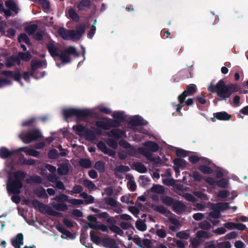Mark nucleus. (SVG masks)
<instances>
[{"mask_svg":"<svg viewBox=\"0 0 248 248\" xmlns=\"http://www.w3.org/2000/svg\"><path fill=\"white\" fill-rule=\"evenodd\" d=\"M83 190V188L82 186H80L77 185L73 187L72 190L71 191H68V192L71 194L73 195L74 193H79L81 192Z\"/></svg>","mask_w":248,"mask_h":248,"instance_id":"49530a36","label":"nucleus"},{"mask_svg":"<svg viewBox=\"0 0 248 248\" xmlns=\"http://www.w3.org/2000/svg\"><path fill=\"white\" fill-rule=\"evenodd\" d=\"M99 217L101 218L106 219L108 222H111L113 221V218L109 217L108 214L106 212H103L99 214Z\"/></svg>","mask_w":248,"mask_h":248,"instance_id":"3c124183","label":"nucleus"},{"mask_svg":"<svg viewBox=\"0 0 248 248\" xmlns=\"http://www.w3.org/2000/svg\"><path fill=\"white\" fill-rule=\"evenodd\" d=\"M226 232L225 228L223 227L217 228L213 231V232L217 234H223Z\"/></svg>","mask_w":248,"mask_h":248,"instance_id":"bf43d9fd","label":"nucleus"},{"mask_svg":"<svg viewBox=\"0 0 248 248\" xmlns=\"http://www.w3.org/2000/svg\"><path fill=\"white\" fill-rule=\"evenodd\" d=\"M18 56L24 61H28L31 58V55L28 52L19 53Z\"/></svg>","mask_w":248,"mask_h":248,"instance_id":"864d4df0","label":"nucleus"},{"mask_svg":"<svg viewBox=\"0 0 248 248\" xmlns=\"http://www.w3.org/2000/svg\"><path fill=\"white\" fill-rule=\"evenodd\" d=\"M12 245L15 248H20L23 245V235L22 233L17 234L15 237L11 240Z\"/></svg>","mask_w":248,"mask_h":248,"instance_id":"1a4fd4ad","label":"nucleus"},{"mask_svg":"<svg viewBox=\"0 0 248 248\" xmlns=\"http://www.w3.org/2000/svg\"><path fill=\"white\" fill-rule=\"evenodd\" d=\"M208 89L212 92L216 93L219 97L224 100L229 98L232 93L239 90L237 85L235 84L226 85L222 80H220L216 84L211 83Z\"/></svg>","mask_w":248,"mask_h":248,"instance_id":"f257e3e1","label":"nucleus"},{"mask_svg":"<svg viewBox=\"0 0 248 248\" xmlns=\"http://www.w3.org/2000/svg\"><path fill=\"white\" fill-rule=\"evenodd\" d=\"M228 184V181L225 179H222L217 182V185L221 187H225Z\"/></svg>","mask_w":248,"mask_h":248,"instance_id":"4d7b16f0","label":"nucleus"},{"mask_svg":"<svg viewBox=\"0 0 248 248\" xmlns=\"http://www.w3.org/2000/svg\"><path fill=\"white\" fill-rule=\"evenodd\" d=\"M41 136L40 133L38 131H32L26 134H22L20 135V138L25 143L30 142L31 141L37 139Z\"/></svg>","mask_w":248,"mask_h":248,"instance_id":"0eeeda50","label":"nucleus"},{"mask_svg":"<svg viewBox=\"0 0 248 248\" xmlns=\"http://www.w3.org/2000/svg\"><path fill=\"white\" fill-rule=\"evenodd\" d=\"M199 170L205 174H210L212 172V169L205 165H201L200 166Z\"/></svg>","mask_w":248,"mask_h":248,"instance_id":"a19ab883","label":"nucleus"},{"mask_svg":"<svg viewBox=\"0 0 248 248\" xmlns=\"http://www.w3.org/2000/svg\"><path fill=\"white\" fill-rule=\"evenodd\" d=\"M156 234L161 238H164L166 236V232L162 229H158L156 232Z\"/></svg>","mask_w":248,"mask_h":248,"instance_id":"69168bd1","label":"nucleus"},{"mask_svg":"<svg viewBox=\"0 0 248 248\" xmlns=\"http://www.w3.org/2000/svg\"><path fill=\"white\" fill-rule=\"evenodd\" d=\"M68 171V168L66 165H62L58 169L59 174L62 175L66 174Z\"/></svg>","mask_w":248,"mask_h":248,"instance_id":"c9c22d12","label":"nucleus"},{"mask_svg":"<svg viewBox=\"0 0 248 248\" xmlns=\"http://www.w3.org/2000/svg\"><path fill=\"white\" fill-rule=\"evenodd\" d=\"M165 176H167V178L162 179L163 183L169 186H173L174 185V180L171 178L170 173L169 171H167L164 174H161L162 177Z\"/></svg>","mask_w":248,"mask_h":248,"instance_id":"9b49d317","label":"nucleus"},{"mask_svg":"<svg viewBox=\"0 0 248 248\" xmlns=\"http://www.w3.org/2000/svg\"><path fill=\"white\" fill-rule=\"evenodd\" d=\"M151 192L153 193L162 194L164 193L165 190L163 186L159 185H155L152 187Z\"/></svg>","mask_w":248,"mask_h":248,"instance_id":"f3484780","label":"nucleus"},{"mask_svg":"<svg viewBox=\"0 0 248 248\" xmlns=\"http://www.w3.org/2000/svg\"><path fill=\"white\" fill-rule=\"evenodd\" d=\"M48 50L53 57L58 56L60 53V50L56 47L53 42H50L47 46Z\"/></svg>","mask_w":248,"mask_h":248,"instance_id":"f8f14e48","label":"nucleus"},{"mask_svg":"<svg viewBox=\"0 0 248 248\" xmlns=\"http://www.w3.org/2000/svg\"><path fill=\"white\" fill-rule=\"evenodd\" d=\"M3 74L6 76L13 78L16 80L19 81L21 78V76L19 74L14 75L10 71L3 72Z\"/></svg>","mask_w":248,"mask_h":248,"instance_id":"f704fd0d","label":"nucleus"},{"mask_svg":"<svg viewBox=\"0 0 248 248\" xmlns=\"http://www.w3.org/2000/svg\"><path fill=\"white\" fill-rule=\"evenodd\" d=\"M73 129L77 134L80 136L87 137L88 135L89 132L82 125H77L74 126Z\"/></svg>","mask_w":248,"mask_h":248,"instance_id":"9d476101","label":"nucleus"},{"mask_svg":"<svg viewBox=\"0 0 248 248\" xmlns=\"http://www.w3.org/2000/svg\"><path fill=\"white\" fill-rule=\"evenodd\" d=\"M12 153L10 152L6 148L3 147L0 149V156L2 158H6L11 155Z\"/></svg>","mask_w":248,"mask_h":248,"instance_id":"bb28decb","label":"nucleus"},{"mask_svg":"<svg viewBox=\"0 0 248 248\" xmlns=\"http://www.w3.org/2000/svg\"><path fill=\"white\" fill-rule=\"evenodd\" d=\"M197 236L199 238H209V237H211V234L207 232H205V231H200L197 232Z\"/></svg>","mask_w":248,"mask_h":248,"instance_id":"473e14b6","label":"nucleus"},{"mask_svg":"<svg viewBox=\"0 0 248 248\" xmlns=\"http://www.w3.org/2000/svg\"><path fill=\"white\" fill-rule=\"evenodd\" d=\"M18 41L19 43L25 42L26 44L29 45L30 44L29 39L27 36V35L23 33L21 34L18 37Z\"/></svg>","mask_w":248,"mask_h":248,"instance_id":"4c0bfd02","label":"nucleus"},{"mask_svg":"<svg viewBox=\"0 0 248 248\" xmlns=\"http://www.w3.org/2000/svg\"><path fill=\"white\" fill-rule=\"evenodd\" d=\"M98 224L97 223V221L94 222H89L88 223V226L92 229L97 230L98 229Z\"/></svg>","mask_w":248,"mask_h":248,"instance_id":"338daca9","label":"nucleus"},{"mask_svg":"<svg viewBox=\"0 0 248 248\" xmlns=\"http://www.w3.org/2000/svg\"><path fill=\"white\" fill-rule=\"evenodd\" d=\"M37 29V25L33 24L26 27V31L28 34H31L36 31Z\"/></svg>","mask_w":248,"mask_h":248,"instance_id":"58836bf2","label":"nucleus"},{"mask_svg":"<svg viewBox=\"0 0 248 248\" xmlns=\"http://www.w3.org/2000/svg\"><path fill=\"white\" fill-rule=\"evenodd\" d=\"M131 122L133 125H142L144 124L143 119L139 116L133 117Z\"/></svg>","mask_w":248,"mask_h":248,"instance_id":"393cba45","label":"nucleus"},{"mask_svg":"<svg viewBox=\"0 0 248 248\" xmlns=\"http://www.w3.org/2000/svg\"><path fill=\"white\" fill-rule=\"evenodd\" d=\"M135 170L141 173H144L146 171L145 166L140 163H135L134 165Z\"/></svg>","mask_w":248,"mask_h":248,"instance_id":"72a5a7b5","label":"nucleus"},{"mask_svg":"<svg viewBox=\"0 0 248 248\" xmlns=\"http://www.w3.org/2000/svg\"><path fill=\"white\" fill-rule=\"evenodd\" d=\"M54 199L58 202H68V197L66 195L62 194L56 196Z\"/></svg>","mask_w":248,"mask_h":248,"instance_id":"79ce46f5","label":"nucleus"},{"mask_svg":"<svg viewBox=\"0 0 248 248\" xmlns=\"http://www.w3.org/2000/svg\"><path fill=\"white\" fill-rule=\"evenodd\" d=\"M144 145L149 150L152 152H155L158 149V146L157 144L148 141L145 142Z\"/></svg>","mask_w":248,"mask_h":248,"instance_id":"412c9836","label":"nucleus"},{"mask_svg":"<svg viewBox=\"0 0 248 248\" xmlns=\"http://www.w3.org/2000/svg\"><path fill=\"white\" fill-rule=\"evenodd\" d=\"M15 179L12 180L9 178L7 184V189L8 192L17 194L12 197V201L18 203L20 202V198L18 194L20 192V189L22 187V185L21 179L24 178V173L19 171L15 174Z\"/></svg>","mask_w":248,"mask_h":248,"instance_id":"f03ea898","label":"nucleus"},{"mask_svg":"<svg viewBox=\"0 0 248 248\" xmlns=\"http://www.w3.org/2000/svg\"><path fill=\"white\" fill-rule=\"evenodd\" d=\"M219 248H231V243L228 241L220 242L217 244Z\"/></svg>","mask_w":248,"mask_h":248,"instance_id":"6e6d98bb","label":"nucleus"},{"mask_svg":"<svg viewBox=\"0 0 248 248\" xmlns=\"http://www.w3.org/2000/svg\"><path fill=\"white\" fill-rule=\"evenodd\" d=\"M121 201L124 202L126 203H132L130 199V196L128 195L124 196L121 197Z\"/></svg>","mask_w":248,"mask_h":248,"instance_id":"0e129e2a","label":"nucleus"},{"mask_svg":"<svg viewBox=\"0 0 248 248\" xmlns=\"http://www.w3.org/2000/svg\"><path fill=\"white\" fill-rule=\"evenodd\" d=\"M59 34L65 40H70L71 30H67L64 28H60L58 30Z\"/></svg>","mask_w":248,"mask_h":248,"instance_id":"dca6fc26","label":"nucleus"},{"mask_svg":"<svg viewBox=\"0 0 248 248\" xmlns=\"http://www.w3.org/2000/svg\"><path fill=\"white\" fill-rule=\"evenodd\" d=\"M81 166L86 168H89L91 166V161L88 159H82L79 161Z\"/></svg>","mask_w":248,"mask_h":248,"instance_id":"c756f323","label":"nucleus"},{"mask_svg":"<svg viewBox=\"0 0 248 248\" xmlns=\"http://www.w3.org/2000/svg\"><path fill=\"white\" fill-rule=\"evenodd\" d=\"M129 170V168L127 166L123 165L119 166L115 169L116 172H125Z\"/></svg>","mask_w":248,"mask_h":248,"instance_id":"37998d69","label":"nucleus"},{"mask_svg":"<svg viewBox=\"0 0 248 248\" xmlns=\"http://www.w3.org/2000/svg\"><path fill=\"white\" fill-rule=\"evenodd\" d=\"M112 115L114 118L119 121H121L124 119V115L122 112H114Z\"/></svg>","mask_w":248,"mask_h":248,"instance_id":"e433bc0d","label":"nucleus"},{"mask_svg":"<svg viewBox=\"0 0 248 248\" xmlns=\"http://www.w3.org/2000/svg\"><path fill=\"white\" fill-rule=\"evenodd\" d=\"M97 146L102 152L111 156H113L115 154L114 151L108 149L105 144L102 141H100L98 143Z\"/></svg>","mask_w":248,"mask_h":248,"instance_id":"ddd939ff","label":"nucleus"},{"mask_svg":"<svg viewBox=\"0 0 248 248\" xmlns=\"http://www.w3.org/2000/svg\"><path fill=\"white\" fill-rule=\"evenodd\" d=\"M43 62L40 61H32L31 62L32 72L31 76H35V70L43 66Z\"/></svg>","mask_w":248,"mask_h":248,"instance_id":"a211bd4d","label":"nucleus"},{"mask_svg":"<svg viewBox=\"0 0 248 248\" xmlns=\"http://www.w3.org/2000/svg\"><path fill=\"white\" fill-rule=\"evenodd\" d=\"M83 184L87 187L90 191L93 190L96 188L95 185L89 180H84L83 181Z\"/></svg>","mask_w":248,"mask_h":248,"instance_id":"cd10ccee","label":"nucleus"},{"mask_svg":"<svg viewBox=\"0 0 248 248\" xmlns=\"http://www.w3.org/2000/svg\"><path fill=\"white\" fill-rule=\"evenodd\" d=\"M135 243H136L139 246V248H143L142 246H141V241L140 237L138 235H134L133 236V240Z\"/></svg>","mask_w":248,"mask_h":248,"instance_id":"680f3d73","label":"nucleus"},{"mask_svg":"<svg viewBox=\"0 0 248 248\" xmlns=\"http://www.w3.org/2000/svg\"><path fill=\"white\" fill-rule=\"evenodd\" d=\"M67 202L73 205H80L83 204L84 202L81 200L75 199H68Z\"/></svg>","mask_w":248,"mask_h":248,"instance_id":"603ef678","label":"nucleus"},{"mask_svg":"<svg viewBox=\"0 0 248 248\" xmlns=\"http://www.w3.org/2000/svg\"><path fill=\"white\" fill-rule=\"evenodd\" d=\"M31 203L35 208L43 213L52 216H56L58 214V213L53 210L50 206L43 204L37 200H33Z\"/></svg>","mask_w":248,"mask_h":248,"instance_id":"7ed1b4c3","label":"nucleus"},{"mask_svg":"<svg viewBox=\"0 0 248 248\" xmlns=\"http://www.w3.org/2000/svg\"><path fill=\"white\" fill-rule=\"evenodd\" d=\"M103 245L107 248H118L114 241L110 238H106L102 241Z\"/></svg>","mask_w":248,"mask_h":248,"instance_id":"2eb2a0df","label":"nucleus"},{"mask_svg":"<svg viewBox=\"0 0 248 248\" xmlns=\"http://www.w3.org/2000/svg\"><path fill=\"white\" fill-rule=\"evenodd\" d=\"M154 209L160 213L167 214L169 212L162 205L155 206Z\"/></svg>","mask_w":248,"mask_h":248,"instance_id":"8fccbe9b","label":"nucleus"},{"mask_svg":"<svg viewBox=\"0 0 248 248\" xmlns=\"http://www.w3.org/2000/svg\"><path fill=\"white\" fill-rule=\"evenodd\" d=\"M68 15L73 20L78 21L79 20V16L77 14L75 10L73 9H70L68 11Z\"/></svg>","mask_w":248,"mask_h":248,"instance_id":"2f4dec72","label":"nucleus"},{"mask_svg":"<svg viewBox=\"0 0 248 248\" xmlns=\"http://www.w3.org/2000/svg\"><path fill=\"white\" fill-rule=\"evenodd\" d=\"M96 126L98 127L104 129H108L109 128V124H107L104 121H100L96 122Z\"/></svg>","mask_w":248,"mask_h":248,"instance_id":"a18cd8bd","label":"nucleus"},{"mask_svg":"<svg viewBox=\"0 0 248 248\" xmlns=\"http://www.w3.org/2000/svg\"><path fill=\"white\" fill-rule=\"evenodd\" d=\"M215 117L220 120H229L231 117V115L223 111L216 113Z\"/></svg>","mask_w":248,"mask_h":248,"instance_id":"6ab92c4d","label":"nucleus"},{"mask_svg":"<svg viewBox=\"0 0 248 248\" xmlns=\"http://www.w3.org/2000/svg\"><path fill=\"white\" fill-rule=\"evenodd\" d=\"M94 167L100 172H103L105 170L104 164L102 161L96 162L95 164Z\"/></svg>","mask_w":248,"mask_h":248,"instance_id":"ea45409f","label":"nucleus"},{"mask_svg":"<svg viewBox=\"0 0 248 248\" xmlns=\"http://www.w3.org/2000/svg\"><path fill=\"white\" fill-rule=\"evenodd\" d=\"M76 53V49L73 46H70L59 54V57L63 63H66L70 62V55Z\"/></svg>","mask_w":248,"mask_h":248,"instance_id":"39448f33","label":"nucleus"},{"mask_svg":"<svg viewBox=\"0 0 248 248\" xmlns=\"http://www.w3.org/2000/svg\"><path fill=\"white\" fill-rule=\"evenodd\" d=\"M90 236L91 240L95 243H98L100 241V238L98 236L94 234V231L90 232Z\"/></svg>","mask_w":248,"mask_h":248,"instance_id":"13d9d810","label":"nucleus"},{"mask_svg":"<svg viewBox=\"0 0 248 248\" xmlns=\"http://www.w3.org/2000/svg\"><path fill=\"white\" fill-rule=\"evenodd\" d=\"M90 111L88 109H80L76 108H64L63 109V116L65 118H69L72 116H84L88 115Z\"/></svg>","mask_w":248,"mask_h":248,"instance_id":"20e7f679","label":"nucleus"},{"mask_svg":"<svg viewBox=\"0 0 248 248\" xmlns=\"http://www.w3.org/2000/svg\"><path fill=\"white\" fill-rule=\"evenodd\" d=\"M5 5L8 8L15 12L16 13H17L18 9L16 3L14 1L11 0L7 1L5 2Z\"/></svg>","mask_w":248,"mask_h":248,"instance_id":"b1692460","label":"nucleus"},{"mask_svg":"<svg viewBox=\"0 0 248 248\" xmlns=\"http://www.w3.org/2000/svg\"><path fill=\"white\" fill-rule=\"evenodd\" d=\"M110 229L113 232L116 233L120 235H122L123 232V231L119 227H118L116 225H111L110 227Z\"/></svg>","mask_w":248,"mask_h":248,"instance_id":"5fc2aeb1","label":"nucleus"},{"mask_svg":"<svg viewBox=\"0 0 248 248\" xmlns=\"http://www.w3.org/2000/svg\"><path fill=\"white\" fill-rule=\"evenodd\" d=\"M175 165H176L178 167H183L185 164V161L180 158H176L173 161Z\"/></svg>","mask_w":248,"mask_h":248,"instance_id":"09e8293b","label":"nucleus"},{"mask_svg":"<svg viewBox=\"0 0 248 248\" xmlns=\"http://www.w3.org/2000/svg\"><path fill=\"white\" fill-rule=\"evenodd\" d=\"M90 4V1L89 0H82L78 5V8L79 10H82L84 8L88 6Z\"/></svg>","mask_w":248,"mask_h":248,"instance_id":"de8ad7c7","label":"nucleus"},{"mask_svg":"<svg viewBox=\"0 0 248 248\" xmlns=\"http://www.w3.org/2000/svg\"><path fill=\"white\" fill-rule=\"evenodd\" d=\"M162 202L163 203L168 205H171L173 202L172 199L171 198L167 196L164 197L162 198Z\"/></svg>","mask_w":248,"mask_h":248,"instance_id":"052dcab7","label":"nucleus"},{"mask_svg":"<svg viewBox=\"0 0 248 248\" xmlns=\"http://www.w3.org/2000/svg\"><path fill=\"white\" fill-rule=\"evenodd\" d=\"M52 207L55 209L59 211H65L67 209V207L65 204L64 203H57L53 202L51 203Z\"/></svg>","mask_w":248,"mask_h":248,"instance_id":"4be33fe9","label":"nucleus"},{"mask_svg":"<svg viewBox=\"0 0 248 248\" xmlns=\"http://www.w3.org/2000/svg\"><path fill=\"white\" fill-rule=\"evenodd\" d=\"M176 153L178 156L181 157L186 156L187 155L186 152L181 149H177L176 151Z\"/></svg>","mask_w":248,"mask_h":248,"instance_id":"e2e57ef3","label":"nucleus"},{"mask_svg":"<svg viewBox=\"0 0 248 248\" xmlns=\"http://www.w3.org/2000/svg\"><path fill=\"white\" fill-rule=\"evenodd\" d=\"M105 202L112 207H117L118 202L112 198L109 197L104 199Z\"/></svg>","mask_w":248,"mask_h":248,"instance_id":"c85d7f7f","label":"nucleus"},{"mask_svg":"<svg viewBox=\"0 0 248 248\" xmlns=\"http://www.w3.org/2000/svg\"><path fill=\"white\" fill-rule=\"evenodd\" d=\"M111 136L115 138H122L124 136V133L122 131L116 129L111 131Z\"/></svg>","mask_w":248,"mask_h":248,"instance_id":"5701e85b","label":"nucleus"},{"mask_svg":"<svg viewBox=\"0 0 248 248\" xmlns=\"http://www.w3.org/2000/svg\"><path fill=\"white\" fill-rule=\"evenodd\" d=\"M136 226L137 229L140 231H144L146 229L145 223L142 220H138L136 223Z\"/></svg>","mask_w":248,"mask_h":248,"instance_id":"a878e982","label":"nucleus"},{"mask_svg":"<svg viewBox=\"0 0 248 248\" xmlns=\"http://www.w3.org/2000/svg\"><path fill=\"white\" fill-rule=\"evenodd\" d=\"M126 179L128 180L127 186L131 191H134L136 188V184L132 176L126 175Z\"/></svg>","mask_w":248,"mask_h":248,"instance_id":"aec40b11","label":"nucleus"},{"mask_svg":"<svg viewBox=\"0 0 248 248\" xmlns=\"http://www.w3.org/2000/svg\"><path fill=\"white\" fill-rule=\"evenodd\" d=\"M197 90V87L195 84H190L187 86V89L182 94L178 96V100L182 104L187 96L193 94Z\"/></svg>","mask_w":248,"mask_h":248,"instance_id":"6e6552de","label":"nucleus"},{"mask_svg":"<svg viewBox=\"0 0 248 248\" xmlns=\"http://www.w3.org/2000/svg\"><path fill=\"white\" fill-rule=\"evenodd\" d=\"M173 208L177 213H180L186 209L185 205L181 202H176L173 204Z\"/></svg>","mask_w":248,"mask_h":248,"instance_id":"4468645a","label":"nucleus"},{"mask_svg":"<svg viewBox=\"0 0 248 248\" xmlns=\"http://www.w3.org/2000/svg\"><path fill=\"white\" fill-rule=\"evenodd\" d=\"M177 237L184 239H187L189 237L188 231H181L176 233Z\"/></svg>","mask_w":248,"mask_h":248,"instance_id":"7c9ffc66","label":"nucleus"},{"mask_svg":"<svg viewBox=\"0 0 248 248\" xmlns=\"http://www.w3.org/2000/svg\"><path fill=\"white\" fill-rule=\"evenodd\" d=\"M86 27L84 25H80L77 27L75 30H71V34L70 40L77 41L81 38L83 34L84 33Z\"/></svg>","mask_w":248,"mask_h":248,"instance_id":"423d86ee","label":"nucleus"},{"mask_svg":"<svg viewBox=\"0 0 248 248\" xmlns=\"http://www.w3.org/2000/svg\"><path fill=\"white\" fill-rule=\"evenodd\" d=\"M107 143L108 146L112 147L113 148H115L117 146V142L111 139L107 140Z\"/></svg>","mask_w":248,"mask_h":248,"instance_id":"774afa93","label":"nucleus"},{"mask_svg":"<svg viewBox=\"0 0 248 248\" xmlns=\"http://www.w3.org/2000/svg\"><path fill=\"white\" fill-rule=\"evenodd\" d=\"M199 226L201 228L204 230L209 229L211 227V224L206 220L201 222L199 224Z\"/></svg>","mask_w":248,"mask_h":248,"instance_id":"c03bdc74","label":"nucleus"}]
</instances>
